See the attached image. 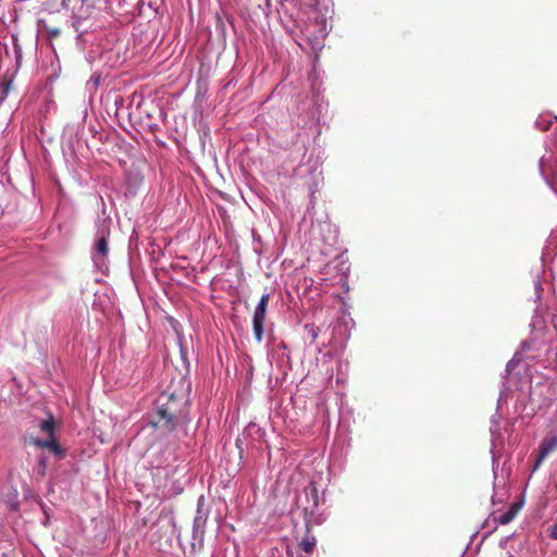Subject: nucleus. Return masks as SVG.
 Wrapping results in <instances>:
<instances>
[{
    "instance_id": "obj_1",
    "label": "nucleus",
    "mask_w": 557,
    "mask_h": 557,
    "mask_svg": "<svg viewBox=\"0 0 557 557\" xmlns=\"http://www.w3.org/2000/svg\"><path fill=\"white\" fill-rule=\"evenodd\" d=\"M182 388L163 392L156 400V410L152 416L151 424L154 429L170 433L177 425L188 422V389L189 385H185V381L181 379Z\"/></svg>"
},
{
    "instance_id": "obj_2",
    "label": "nucleus",
    "mask_w": 557,
    "mask_h": 557,
    "mask_svg": "<svg viewBox=\"0 0 557 557\" xmlns=\"http://www.w3.org/2000/svg\"><path fill=\"white\" fill-rule=\"evenodd\" d=\"M302 15L306 18L299 17L297 26L312 46L320 45L327 34L326 20L315 9H310Z\"/></svg>"
},
{
    "instance_id": "obj_3",
    "label": "nucleus",
    "mask_w": 557,
    "mask_h": 557,
    "mask_svg": "<svg viewBox=\"0 0 557 557\" xmlns=\"http://www.w3.org/2000/svg\"><path fill=\"white\" fill-rule=\"evenodd\" d=\"M269 300H270L269 294L262 295L259 300V304L257 305V307L255 309L252 324H253V333L258 341L261 339L262 334H263V324L265 321V313H267Z\"/></svg>"
},
{
    "instance_id": "obj_4",
    "label": "nucleus",
    "mask_w": 557,
    "mask_h": 557,
    "mask_svg": "<svg viewBox=\"0 0 557 557\" xmlns=\"http://www.w3.org/2000/svg\"><path fill=\"white\" fill-rule=\"evenodd\" d=\"M557 449V435L545 437L540 445L539 456L534 463L533 471H535L544 459L553 451Z\"/></svg>"
},
{
    "instance_id": "obj_5",
    "label": "nucleus",
    "mask_w": 557,
    "mask_h": 557,
    "mask_svg": "<svg viewBox=\"0 0 557 557\" xmlns=\"http://www.w3.org/2000/svg\"><path fill=\"white\" fill-rule=\"evenodd\" d=\"M521 507V503H512L505 512L495 515L494 521L502 525L510 523L516 518Z\"/></svg>"
},
{
    "instance_id": "obj_6",
    "label": "nucleus",
    "mask_w": 557,
    "mask_h": 557,
    "mask_svg": "<svg viewBox=\"0 0 557 557\" xmlns=\"http://www.w3.org/2000/svg\"><path fill=\"white\" fill-rule=\"evenodd\" d=\"M32 442L36 446H38L40 448H48V449H50L54 454H60L61 453V447H60L59 443L55 441L54 436H51V437H49L47 440L34 438V440H32Z\"/></svg>"
},
{
    "instance_id": "obj_7",
    "label": "nucleus",
    "mask_w": 557,
    "mask_h": 557,
    "mask_svg": "<svg viewBox=\"0 0 557 557\" xmlns=\"http://www.w3.org/2000/svg\"><path fill=\"white\" fill-rule=\"evenodd\" d=\"M108 251H109V248H108L107 238L104 236H101L100 238L97 239L96 245H95L94 258H95L96 262L99 259L103 260L107 257Z\"/></svg>"
},
{
    "instance_id": "obj_8",
    "label": "nucleus",
    "mask_w": 557,
    "mask_h": 557,
    "mask_svg": "<svg viewBox=\"0 0 557 557\" xmlns=\"http://www.w3.org/2000/svg\"><path fill=\"white\" fill-rule=\"evenodd\" d=\"M315 544L317 540L313 535L310 534V530L308 529L305 536L300 541L299 546L304 552L310 554L313 552Z\"/></svg>"
},
{
    "instance_id": "obj_9",
    "label": "nucleus",
    "mask_w": 557,
    "mask_h": 557,
    "mask_svg": "<svg viewBox=\"0 0 557 557\" xmlns=\"http://www.w3.org/2000/svg\"><path fill=\"white\" fill-rule=\"evenodd\" d=\"M39 429L48 435V438L54 436V419L50 416L48 419L40 421Z\"/></svg>"
},
{
    "instance_id": "obj_10",
    "label": "nucleus",
    "mask_w": 557,
    "mask_h": 557,
    "mask_svg": "<svg viewBox=\"0 0 557 557\" xmlns=\"http://www.w3.org/2000/svg\"><path fill=\"white\" fill-rule=\"evenodd\" d=\"M46 30L50 39L57 38L60 36L61 30L58 27H48L46 26Z\"/></svg>"
},
{
    "instance_id": "obj_11",
    "label": "nucleus",
    "mask_w": 557,
    "mask_h": 557,
    "mask_svg": "<svg viewBox=\"0 0 557 557\" xmlns=\"http://www.w3.org/2000/svg\"><path fill=\"white\" fill-rule=\"evenodd\" d=\"M205 521H206V520L202 518V516L198 515V516L195 518V520H194V529H195V530H198V529L202 528V527H203V524H205Z\"/></svg>"
},
{
    "instance_id": "obj_12",
    "label": "nucleus",
    "mask_w": 557,
    "mask_h": 557,
    "mask_svg": "<svg viewBox=\"0 0 557 557\" xmlns=\"http://www.w3.org/2000/svg\"><path fill=\"white\" fill-rule=\"evenodd\" d=\"M549 536L557 541V522L549 528Z\"/></svg>"
},
{
    "instance_id": "obj_13",
    "label": "nucleus",
    "mask_w": 557,
    "mask_h": 557,
    "mask_svg": "<svg viewBox=\"0 0 557 557\" xmlns=\"http://www.w3.org/2000/svg\"><path fill=\"white\" fill-rule=\"evenodd\" d=\"M10 84H11L10 82H5V83L3 84V87H4V94H7V92H8L9 88H10Z\"/></svg>"
},
{
    "instance_id": "obj_14",
    "label": "nucleus",
    "mask_w": 557,
    "mask_h": 557,
    "mask_svg": "<svg viewBox=\"0 0 557 557\" xmlns=\"http://www.w3.org/2000/svg\"><path fill=\"white\" fill-rule=\"evenodd\" d=\"M184 352H185V350H184V349H181L182 358H185Z\"/></svg>"
},
{
    "instance_id": "obj_15",
    "label": "nucleus",
    "mask_w": 557,
    "mask_h": 557,
    "mask_svg": "<svg viewBox=\"0 0 557 557\" xmlns=\"http://www.w3.org/2000/svg\"><path fill=\"white\" fill-rule=\"evenodd\" d=\"M311 492H312L313 494H317V490H315V487H314V486L311 488Z\"/></svg>"
}]
</instances>
